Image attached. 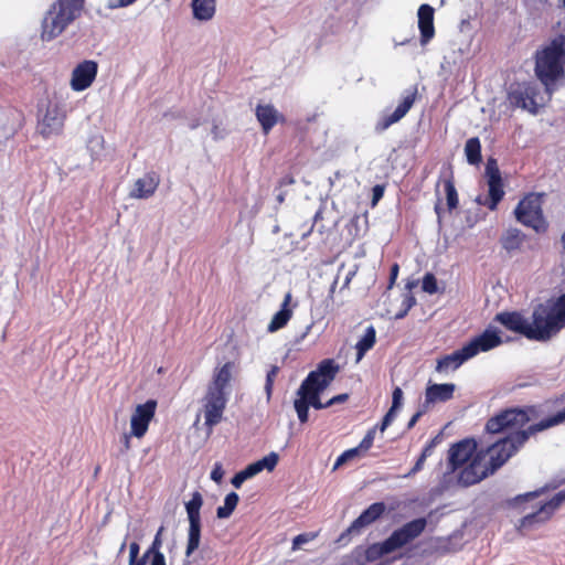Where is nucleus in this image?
I'll list each match as a JSON object with an SVG mask.
<instances>
[{
	"label": "nucleus",
	"mask_w": 565,
	"mask_h": 565,
	"mask_svg": "<svg viewBox=\"0 0 565 565\" xmlns=\"http://www.w3.org/2000/svg\"><path fill=\"white\" fill-rule=\"evenodd\" d=\"M156 407L157 402L153 399H149L136 407L130 419L132 436L140 438L147 433L149 423L154 416Z\"/></svg>",
	"instance_id": "obj_20"
},
{
	"label": "nucleus",
	"mask_w": 565,
	"mask_h": 565,
	"mask_svg": "<svg viewBox=\"0 0 565 565\" xmlns=\"http://www.w3.org/2000/svg\"><path fill=\"white\" fill-rule=\"evenodd\" d=\"M434 12V8L429 4H422L418 9L417 17L422 45L427 44L435 35Z\"/></svg>",
	"instance_id": "obj_23"
},
{
	"label": "nucleus",
	"mask_w": 565,
	"mask_h": 565,
	"mask_svg": "<svg viewBox=\"0 0 565 565\" xmlns=\"http://www.w3.org/2000/svg\"><path fill=\"white\" fill-rule=\"evenodd\" d=\"M191 8L194 19L210 21L216 11V0H192Z\"/></svg>",
	"instance_id": "obj_28"
},
{
	"label": "nucleus",
	"mask_w": 565,
	"mask_h": 565,
	"mask_svg": "<svg viewBox=\"0 0 565 565\" xmlns=\"http://www.w3.org/2000/svg\"><path fill=\"white\" fill-rule=\"evenodd\" d=\"M384 193V188L382 185H375L373 188V202H377Z\"/></svg>",
	"instance_id": "obj_56"
},
{
	"label": "nucleus",
	"mask_w": 565,
	"mask_h": 565,
	"mask_svg": "<svg viewBox=\"0 0 565 565\" xmlns=\"http://www.w3.org/2000/svg\"><path fill=\"white\" fill-rule=\"evenodd\" d=\"M247 479H250V477L247 473L246 469H243L232 478L231 482L236 489H238Z\"/></svg>",
	"instance_id": "obj_44"
},
{
	"label": "nucleus",
	"mask_w": 565,
	"mask_h": 565,
	"mask_svg": "<svg viewBox=\"0 0 565 565\" xmlns=\"http://www.w3.org/2000/svg\"><path fill=\"white\" fill-rule=\"evenodd\" d=\"M495 320L504 326L508 330L518 332L527 338L530 320L519 312H501L497 315Z\"/></svg>",
	"instance_id": "obj_24"
},
{
	"label": "nucleus",
	"mask_w": 565,
	"mask_h": 565,
	"mask_svg": "<svg viewBox=\"0 0 565 565\" xmlns=\"http://www.w3.org/2000/svg\"><path fill=\"white\" fill-rule=\"evenodd\" d=\"M278 455L276 452H270L262 459L257 460L263 470L271 471L278 463Z\"/></svg>",
	"instance_id": "obj_40"
},
{
	"label": "nucleus",
	"mask_w": 565,
	"mask_h": 565,
	"mask_svg": "<svg viewBox=\"0 0 565 565\" xmlns=\"http://www.w3.org/2000/svg\"><path fill=\"white\" fill-rule=\"evenodd\" d=\"M477 452V444L473 439L467 438L451 445L448 450L447 473H454L469 463Z\"/></svg>",
	"instance_id": "obj_17"
},
{
	"label": "nucleus",
	"mask_w": 565,
	"mask_h": 565,
	"mask_svg": "<svg viewBox=\"0 0 565 565\" xmlns=\"http://www.w3.org/2000/svg\"><path fill=\"white\" fill-rule=\"evenodd\" d=\"M403 401V391L401 387H395L392 394V406L393 408L398 409L402 405Z\"/></svg>",
	"instance_id": "obj_48"
},
{
	"label": "nucleus",
	"mask_w": 565,
	"mask_h": 565,
	"mask_svg": "<svg viewBox=\"0 0 565 565\" xmlns=\"http://www.w3.org/2000/svg\"><path fill=\"white\" fill-rule=\"evenodd\" d=\"M398 275V265L394 264L391 267V274H390V287H392L397 278Z\"/></svg>",
	"instance_id": "obj_59"
},
{
	"label": "nucleus",
	"mask_w": 565,
	"mask_h": 565,
	"mask_svg": "<svg viewBox=\"0 0 565 565\" xmlns=\"http://www.w3.org/2000/svg\"><path fill=\"white\" fill-rule=\"evenodd\" d=\"M65 113L56 103H49L44 113L40 115L38 131L44 138L58 136L63 131Z\"/></svg>",
	"instance_id": "obj_13"
},
{
	"label": "nucleus",
	"mask_w": 565,
	"mask_h": 565,
	"mask_svg": "<svg viewBox=\"0 0 565 565\" xmlns=\"http://www.w3.org/2000/svg\"><path fill=\"white\" fill-rule=\"evenodd\" d=\"M385 504L383 502L372 503L365 509L351 525L340 535L339 542L348 543L352 536L359 535L363 529L371 525L385 512Z\"/></svg>",
	"instance_id": "obj_16"
},
{
	"label": "nucleus",
	"mask_w": 565,
	"mask_h": 565,
	"mask_svg": "<svg viewBox=\"0 0 565 565\" xmlns=\"http://www.w3.org/2000/svg\"><path fill=\"white\" fill-rule=\"evenodd\" d=\"M540 494V491H533V492H529V493H525L523 495H519L515 498L516 501H526L529 499H533V498H536L539 497Z\"/></svg>",
	"instance_id": "obj_60"
},
{
	"label": "nucleus",
	"mask_w": 565,
	"mask_h": 565,
	"mask_svg": "<svg viewBox=\"0 0 565 565\" xmlns=\"http://www.w3.org/2000/svg\"><path fill=\"white\" fill-rule=\"evenodd\" d=\"M508 102L513 108H521L536 115L544 106L545 98L535 83H518L510 86Z\"/></svg>",
	"instance_id": "obj_9"
},
{
	"label": "nucleus",
	"mask_w": 565,
	"mask_h": 565,
	"mask_svg": "<svg viewBox=\"0 0 565 565\" xmlns=\"http://www.w3.org/2000/svg\"><path fill=\"white\" fill-rule=\"evenodd\" d=\"M425 458L419 456V458L417 459V461L415 462L414 467L411 469V471H408L406 475H404L403 477L404 478H409L411 476L417 473L418 471H420L424 467V463H425Z\"/></svg>",
	"instance_id": "obj_49"
},
{
	"label": "nucleus",
	"mask_w": 565,
	"mask_h": 565,
	"mask_svg": "<svg viewBox=\"0 0 565 565\" xmlns=\"http://www.w3.org/2000/svg\"><path fill=\"white\" fill-rule=\"evenodd\" d=\"M502 343L500 334L497 330L487 329L481 334L470 340L466 345L471 358L476 356L480 352H487L491 349L497 348Z\"/></svg>",
	"instance_id": "obj_21"
},
{
	"label": "nucleus",
	"mask_w": 565,
	"mask_h": 565,
	"mask_svg": "<svg viewBox=\"0 0 565 565\" xmlns=\"http://www.w3.org/2000/svg\"><path fill=\"white\" fill-rule=\"evenodd\" d=\"M416 305V298L412 294H407L402 302L403 309L409 311Z\"/></svg>",
	"instance_id": "obj_50"
},
{
	"label": "nucleus",
	"mask_w": 565,
	"mask_h": 565,
	"mask_svg": "<svg viewBox=\"0 0 565 565\" xmlns=\"http://www.w3.org/2000/svg\"><path fill=\"white\" fill-rule=\"evenodd\" d=\"M355 276V270H349L345 275V278L343 280V284L341 286V289H345V288H349L350 284H351V280L353 279V277Z\"/></svg>",
	"instance_id": "obj_58"
},
{
	"label": "nucleus",
	"mask_w": 565,
	"mask_h": 565,
	"mask_svg": "<svg viewBox=\"0 0 565 565\" xmlns=\"http://www.w3.org/2000/svg\"><path fill=\"white\" fill-rule=\"evenodd\" d=\"M564 422H565V408L563 411H559L556 414L552 415V417L550 419L543 422L541 425L537 426V428L542 429L544 427H553V426H556Z\"/></svg>",
	"instance_id": "obj_43"
},
{
	"label": "nucleus",
	"mask_w": 565,
	"mask_h": 565,
	"mask_svg": "<svg viewBox=\"0 0 565 565\" xmlns=\"http://www.w3.org/2000/svg\"><path fill=\"white\" fill-rule=\"evenodd\" d=\"M137 0H108L107 8L108 9H119V8H126L131 4H134Z\"/></svg>",
	"instance_id": "obj_46"
},
{
	"label": "nucleus",
	"mask_w": 565,
	"mask_h": 565,
	"mask_svg": "<svg viewBox=\"0 0 565 565\" xmlns=\"http://www.w3.org/2000/svg\"><path fill=\"white\" fill-rule=\"evenodd\" d=\"M434 452V450L431 449V446H425L420 456L424 457L425 459H427L429 456H431V454Z\"/></svg>",
	"instance_id": "obj_64"
},
{
	"label": "nucleus",
	"mask_w": 565,
	"mask_h": 565,
	"mask_svg": "<svg viewBox=\"0 0 565 565\" xmlns=\"http://www.w3.org/2000/svg\"><path fill=\"white\" fill-rule=\"evenodd\" d=\"M465 154L469 164L476 166L481 162V143L478 137L469 138L466 141Z\"/></svg>",
	"instance_id": "obj_32"
},
{
	"label": "nucleus",
	"mask_w": 565,
	"mask_h": 565,
	"mask_svg": "<svg viewBox=\"0 0 565 565\" xmlns=\"http://www.w3.org/2000/svg\"><path fill=\"white\" fill-rule=\"evenodd\" d=\"M514 216L518 222L536 233L546 232L548 224L543 214V194L529 193L516 205Z\"/></svg>",
	"instance_id": "obj_8"
},
{
	"label": "nucleus",
	"mask_w": 565,
	"mask_h": 565,
	"mask_svg": "<svg viewBox=\"0 0 565 565\" xmlns=\"http://www.w3.org/2000/svg\"><path fill=\"white\" fill-rule=\"evenodd\" d=\"M565 502V489L558 491L547 502L541 503L539 509L525 514L520 521V529L527 530L546 522L553 513Z\"/></svg>",
	"instance_id": "obj_12"
},
{
	"label": "nucleus",
	"mask_w": 565,
	"mask_h": 565,
	"mask_svg": "<svg viewBox=\"0 0 565 565\" xmlns=\"http://www.w3.org/2000/svg\"><path fill=\"white\" fill-rule=\"evenodd\" d=\"M245 469L250 478H253L254 476H256L263 471L258 461H255V462L248 465Z\"/></svg>",
	"instance_id": "obj_51"
},
{
	"label": "nucleus",
	"mask_w": 565,
	"mask_h": 565,
	"mask_svg": "<svg viewBox=\"0 0 565 565\" xmlns=\"http://www.w3.org/2000/svg\"><path fill=\"white\" fill-rule=\"evenodd\" d=\"M455 384H433L426 388V403L447 402L452 398L455 392Z\"/></svg>",
	"instance_id": "obj_26"
},
{
	"label": "nucleus",
	"mask_w": 565,
	"mask_h": 565,
	"mask_svg": "<svg viewBox=\"0 0 565 565\" xmlns=\"http://www.w3.org/2000/svg\"><path fill=\"white\" fill-rule=\"evenodd\" d=\"M349 395L348 394H339L337 396H333L332 398H330L328 401V405L329 406H332L334 404H338V403H342V402H345L348 399Z\"/></svg>",
	"instance_id": "obj_55"
},
{
	"label": "nucleus",
	"mask_w": 565,
	"mask_h": 565,
	"mask_svg": "<svg viewBox=\"0 0 565 565\" xmlns=\"http://www.w3.org/2000/svg\"><path fill=\"white\" fill-rule=\"evenodd\" d=\"M162 532H163V526H161L158 530L150 547L145 553V554H148L149 557L151 556L150 565H167L166 557H164L163 553L160 551L161 545H162V540H161Z\"/></svg>",
	"instance_id": "obj_31"
},
{
	"label": "nucleus",
	"mask_w": 565,
	"mask_h": 565,
	"mask_svg": "<svg viewBox=\"0 0 565 565\" xmlns=\"http://www.w3.org/2000/svg\"><path fill=\"white\" fill-rule=\"evenodd\" d=\"M376 341V332L373 326L366 328L363 337L355 344L356 349V361L359 362L371 350Z\"/></svg>",
	"instance_id": "obj_30"
},
{
	"label": "nucleus",
	"mask_w": 565,
	"mask_h": 565,
	"mask_svg": "<svg viewBox=\"0 0 565 565\" xmlns=\"http://www.w3.org/2000/svg\"><path fill=\"white\" fill-rule=\"evenodd\" d=\"M130 438H131V434H124L120 438V443H121V447H120V452L121 454H125L127 452L129 449H130Z\"/></svg>",
	"instance_id": "obj_53"
},
{
	"label": "nucleus",
	"mask_w": 565,
	"mask_h": 565,
	"mask_svg": "<svg viewBox=\"0 0 565 565\" xmlns=\"http://www.w3.org/2000/svg\"><path fill=\"white\" fill-rule=\"evenodd\" d=\"M203 498L195 491L190 501L185 503V510L189 520L188 544L185 555L191 556L199 548L201 541V514Z\"/></svg>",
	"instance_id": "obj_11"
},
{
	"label": "nucleus",
	"mask_w": 565,
	"mask_h": 565,
	"mask_svg": "<svg viewBox=\"0 0 565 565\" xmlns=\"http://www.w3.org/2000/svg\"><path fill=\"white\" fill-rule=\"evenodd\" d=\"M529 439V433H518L510 438L495 441L475 455L469 463L461 467L458 483L462 487L476 484L502 467L510 457Z\"/></svg>",
	"instance_id": "obj_1"
},
{
	"label": "nucleus",
	"mask_w": 565,
	"mask_h": 565,
	"mask_svg": "<svg viewBox=\"0 0 565 565\" xmlns=\"http://www.w3.org/2000/svg\"><path fill=\"white\" fill-rule=\"evenodd\" d=\"M427 525V521L425 518H418L411 522H407L402 527L395 530L387 539H386V547L393 548L396 551L416 537H418L425 530Z\"/></svg>",
	"instance_id": "obj_14"
},
{
	"label": "nucleus",
	"mask_w": 565,
	"mask_h": 565,
	"mask_svg": "<svg viewBox=\"0 0 565 565\" xmlns=\"http://www.w3.org/2000/svg\"><path fill=\"white\" fill-rule=\"evenodd\" d=\"M484 177L489 188V196L483 198L479 195L476 199V202L478 204L486 205L491 211H494L504 196L501 172L494 158H488L484 169Z\"/></svg>",
	"instance_id": "obj_10"
},
{
	"label": "nucleus",
	"mask_w": 565,
	"mask_h": 565,
	"mask_svg": "<svg viewBox=\"0 0 565 565\" xmlns=\"http://www.w3.org/2000/svg\"><path fill=\"white\" fill-rule=\"evenodd\" d=\"M422 289L429 295H434L438 291L437 279L433 274H425L422 281Z\"/></svg>",
	"instance_id": "obj_36"
},
{
	"label": "nucleus",
	"mask_w": 565,
	"mask_h": 565,
	"mask_svg": "<svg viewBox=\"0 0 565 565\" xmlns=\"http://www.w3.org/2000/svg\"><path fill=\"white\" fill-rule=\"evenodd\" d=\"M338 281H339V276H337L333 280V282L331 284L330 286V289H329V298L330 299H333V295H334V291H335V288H337V285H338Z\"/></svg>",
	"instance_id": "obj_63"
},
{
	"label": "nucleus",
	"mask_w": 565,
	"mask_h": 565,
	"mask_svg": "<svg viewBox=\"0 0 565 565\" xmlns=\"http://www.w3.org/2000/svg\"><path fill=\"white\" fill-rule=\"evenodd\" d=\"M148 558V554H143L139 559H134V562L129 559V565H146Z\"/></svg>",
	"instance_id": "obj_62"
},
{
	"label": "nucleus",
	"mask_w": 565,
	"mask_h": 565,
	"mask_svg": "<svg viewBox=\"0 0 565 565\" xmlns=\"http://www.w3.org/2000/svg\"><path fill=\"white\" fill-rule=\"evenodd\" d=\"M565 36L557 35L545 46L536 51L535 75L545 87L547 99L557 88L558 82L564 79L565 72Z\"/></svg>",
	"instance_id": "obj_2"
},
{
	"label": "nucleus",
	"mask_w": 565,
	"mask_h": 565,
	"mask_svg": "<svg viewBox=\"0 0 565 565\" xmlns=\"http://www.w3.org/2000/svg\"><path fill=\"white\" fill-rule=\"evenodd\" d=\"M239 497L236 492H231L226 494L224 499V505L218 507L216 510V515L218 519H227L231 516L233 511L235 510L238 503Z\"/></svg>",
	"instance_id": "obj_33"
},
{
	"label": "nucleus",
	"mask_w": 565,
	"mask_h": 565,
	"mask_svg": "<svg viewBox=\"0 0 565 565\" xmlns=\"http://www.w3.org/2000/svg\"><path fill=\"white\" fill-rule=\"evenodd\" d=\"M278 372H279V367L276 366V365H273L270 367V370L267 372L266 383H265V392H266V395H267L268 399L271 396L274 382H275V379H276Z\"/></svg>",
	"instance_id": "obj_41"
},
{
	"label": "nucleus",
	"mask_w": 565,
	"mask_h": 565,
	"mask_svg": "<svg viewBox=\"0 0 565 565\" xmlns=\"http://www.w3.org/2000/svg\"><path fill=\"white\" fill-rule=\"evenodd\" d=\"M211 479L215 481L216 483H220L224 477V470L222 468V465L220 462H215L214 467L211 471Z\"/></svg>",
	"instance_id": "obj_47"
},
{
	"label": "nucleus",
	"mask_w": 565,
	"mask_h": 565,
	"mask_svg": "<svg viewBox=\"0 0 565 565\" xmlns=\"http://www.w3.org/2000/svg\"><path fill=\"white\" fill-rule=\"evenodd\" d=\"M291 301V294L287 292L284 297V301L281 303L280 309L274 315L270 320L267 329L269 332H275L281 328H284L287 322L290 320L292 316V311L289 308V303Z\"/></svg>",
	"instance_id": "obj_27"
},
{
	"label": "nucleus",
	"mask_w": 565,
	"mask_h": 565,
	"mask_svg": "<svg viewBox=\"0 0 565 565\" xmlns=\"http://www.w3.org/2000/svg\"><path fill=\"white\" fill-rule=\"evenodd\" d=\"M339 371V365L332 359H326L318 364L315 371H311L302 381L297 391L300 398H305L308 406L315 409L330 407L327 403L320 401V394L330 385Z\"/></svg>",
	"instance_id": "obj_5"
},
{
	"label": "nucleus",
	"mask_w": 565,
	"mask_h": 565,
	"mask_svg": "<svg viewBox=\"0 0 565 565\" xmlns=\"http://www.w3.org/2000/svg\"><path fill=\"white\" fill-rule=\"evenodd\" d=\"M306 403L307 402L305 401V398H300L299 396L294 402V406H295V409L297 412L298 419L302 424L308 420L309 406Z\"/></svg>",
	"instance_id": "obj_38"
},
{
	"label": "nucleus",
	"mask_w": 565,
	"mask_h": 565,
	"mask_svg": "<svg viewBox=\"0 0 565 565\" xmlns=\"http://www.w3.org/2000/svg\"><path fill=\"white\" fill-rule=\"evenodd\" d=\"M256 117L265 134L277 124L278 111L271 105H258L256 107Z\"/></svg>",
	"instance_id": "obj_29"
},
{
	"label": "nucleus",
	"mask_w": 565,
	"mask_h": 565,
	"mask_svg": "<svg viewBox=\"0 0 565 565\" xmlns=\"http://www.w3.org/2000/svg\"><path fill=\"white\" fill-rule=\"evenodd\" d=\"M520 231L519 230H510L507 233V236L503 238V247L505 249L516 248L520 244Z\"/></svg>",
	"instance_id": "obj_37"
},
{
	"label": "nucleus",
	"mask_w": 565,
	"mask_h": 565,
	"mask_svg": "<svg viewBox=\"0 0 565 565\" xmlns=\"http://www.w3.org/2000/svg\"><path fill=\"white\" fill-rule=\"evenodd\" d=\"M424 414V411H418L416 412L409 419L408 424H407V428L411 429L413 428L416 423L418 422V419L423 416Z\"/></svg>",
	"instance_id": "obj_57"
},
{
	"label": "nucleus",
	"mask_w": 565,
	"mask_h": 565,
	"mask_svg": "<svg viewBox=\"0 0 565 565\" xmlns=\"http://www.w3.org/2000/svg\"><path fill=\"white\" fill-rule=\"evenodd\" d=\"M427 525V521L425 518H418L411 522H407L402 527L395 530L387 539H386V547L393 548L396 551L416 537H418L425 530Z\"/></svg>",
	"instance_id": "obj_15"
},
{
	"label": "nucleus",
	"mask_w": 565,
	"mask_h": 565,
	"mask_svg": "<svg viewBox=\"0 0 565 565\" xmlns=\"http://www.w3.org/2000/svg\"><path fill=\"white\" fill-rule=\"evenodd\" d=\"M444 186H445L448 209L450 211L457 209V206L459 204L458 193H457V190L455 188V183H454V180L451 177L444 180Z\"/></svg>",
	"instance_id": "obj_35"
},
{
	"label": "nucleus",
	"mask_w": 565,
	"mask_h": 565,
	"mask_svg": "<svg viewBox=\"0 0 565 565\" xmlns=\"http://www.w3.org/2000/svg\"><path fill=\"white\" fill-rule=\"evenodd\" d=\"M396 408L391 407L388 412L384 415L383 419H385L388 423H392L396 416Z\"/></svg>",
	"instance_id": "obj_61"
},
{
	"label": "nucleus",
	"mask_w": 565,
	"mask_h": 565,
	"mask_svg": "<svg viewBox=\"0 0 565 565\" xmlns=\"http://www.w3.org/2000/svg\"><path fill=\"white\" fill-rule=\"evenodd\" d=\"M565 327V303L558 298L552 305H539L532 313L529 340L547 341Z\"/></svg>",
	"instance_id": "obj_4"
},
{
	"label": "nucleus",
	"mask_w": 565,
	"mask_h": 565,
	"mask_svg": "<svg viewBox=\"0 0 565 565\" xmlns=\"http://www.w3.org/2000/svg\"><path fill=\"white\" fill-rule=\"evenodd\" d=\"M313 539V536L311 534H299L297 535L294 540H292V548L294 550H298L300 548L303 544L310 542L311 540Z\"/></svg>",
	"instance_id": "obj_45"
},
{
	"label": "nucleus",
	"mask_w": 565,
	"mask_h": 565,
	"mask_svg": "<svg viewBox=\"0 0 565 565\" xmlns=\"http://www.w3.org/2000/svg\"><path fill=\"white\" fill-rule=\"evenodd\" d=\"M360 452L359 450L354 447V448H351V449H348L345 451H343L335 460L334 465H333V470H337L338 468H340L342 465H344L345 462H348L349 460H352L353 458H355L356 456H359Z\"/></svg>",
	"instance_id": "obj_39"
},
{
	"label": "nucleus",
	"mask_w": 565,
	"mask_h": 565,
	"mask_svg": "<svg viewBox=\"0 0 565 565\" xmlns=\"http://www.w3.org/2000/svg\"><path fill=\"white\" fill-rule=\"evenodd\" d=\"M245 469L250 478H253L254 476H256L263 471L258 461H255V462L248 465Z\"/></svg>",
	"instance_id": "obj_52"
},
{
	"label": "nucleus",
	"mask_w": 565,
	"mask_h": 565,
	"mask_svg": "<svg viewBox=\"0 0 565 565\" xmlns=\"http://www.w3.org/2000/svg\"><path fill=\"white\" fill-rule=\"evenodd\" d=\"M160 179L157 173L149 172L135 181L134 188L129 193L134 199H149L152 196L159 185Z\"/></svg>",
	"instance_id": "obj_22"
},
{
	"label": "nucleus",
	"mask_w": 565,
	"mask_h": 565,
	"mask_svg": "<svg viewBox=\"0 0 565 565\" xmlns=\"http://www.w3.org/2000/svg\"><path fill=\"white\" fill-rule=\"evenodd\" d=\"M139 551H140V547H139V544L137 542H132L130 545H129V559H131L134 562V559H139Z\"/></svg>",
	"instance_id": "obj_54"
},
{
	"label": "nucleus",
	"mask_w": 565,
	"mask_h": 565,
	"mask_svg": "<svg viewBox=\"0 0 565 565\" xmlns=\"http://www.w3.org/2000/svg\"><path fill=\"white\" fill-rule=\"evenodd\" d=\"M417 96V89L411 87L403 94L401 103L391 114L383 115L375 124L374 130L376 134H382L388 129L393 124L398 122L413 107Z\"/></svg>",
	"instance_id": "obj_18"
},
{
	"label": "nucleus",
	"mask_w": 565,
	"mask_h": 565,
	"mask_svg": "<svg viewBox=\"0 0 565 565\" xmlns=\"http://www.w3.org/2000/svg\"><path fill=\"white\" fill-rule=\"evenodd\" d=\"M386 546V540L382 543H375L370 545L364 552L366 561L374 562L381 558L382 556L394 552L393 548H388Z\"/></svg>",
	"instance_id": "obj_34"
},
{
	"label": "nucleus",
	"mask_w": 565,
	"mask_h": 565,
	"mask_svg": "<svg viewBox=\"0 0 565 565\" xmlns=\"http://www.w3.org/2000/svg\"><path fill=\"white\" fill-rule=\"evenodd\" d=\"M98 72V64L95 61L86 60L76 65L72 72L71 88L74 92L87 89L95 81Z\"/></svg>",
	"instance_id": "obj_19"
},
{
	"label": "nucleus",
	"mask_w": 565,
	"mask_h": 565,
	"mask_svg": "<svg viewBox=\"0 0 565 565\" xmlns=\"http://www.w3.org/2000/svg\"><path fill=\"white\" fill-rule=\"evenodd\" d=\"M532 414H534V409L532 407L504 409L487 422L486 430L489 434L508 433L505 438H510L512 435L518 433H529L530 437L531 435L548 428L544 427L539 429L537 426L550 419L552 416L544 418L536 424L530 425L527 429H522V427L531 420Z\"/></svg>",
	"instance_id": "obj_7"
},
{
	"label": "nucleus",
	"mask_w": 565,
	"mask_h": 565,
	"mask_svg": "<svg viewBox=\"0 0 565 565\" xmlns=\"http://www.w3.org/2000/svg\"><path fill=\"white\" fill-rule=\"evenodd\" d=\"M375 433H376V427L371 428L366 433V435L363 437V439L361 440L359 446L355 447L359 450V452L366 451L372 447L374 437H375Z\"/></svg>",
	"instance_id": "obj_42"
},
{
	"label": "nucleus",
	"mask_w": 565,
	"mask_h": 565,
	"mask_svg": "<svg viewBox=\"0 0 565 565\" xmlns=\"http://www.w3.org/2000/svg\"><path fill=\"white\" fill-rule=\"evenodd\" d=\"M232 364L225 363L222 367L216 370L213 381L207 386L206 394L202 399L204 412V425L207 427V435L217 425L222 417L227 403L226 387L232 377Z\"/></svg>",
	"instance_id": "obj_3"
},
{
	"label": "nucleus",
	"mask_w": 565,
	"mask_h": 565,
	"mask_svg": "<svg viewBox=\"0 0 565 565\" xmlns=\"http://www.w3.org/2000/svg\"><path fill=\"white\" fill-rule=\"evenodd\" d=\"M471 359L470 353L468 352L466 345L461 349L454 351L450 354H447L437 361L436 371L437 372H446L448 370H457L460 365H462L466 361Z\"/></svg>",
	"instance_id": "obj_25"
},
{
	"label": "nucleus",
	"mask_w": 565,
	"mask_h": 565,
	"mask_svg": "<svg viewBox=\"0 0 565 565\" xmlns=\"http://www.w3.org/2000/svg\"><path fill=\"white\" fill-rule=\"evenodd\" d=\"M85 0H55L42 21L41 38L51 41L57 38L82 13Z\"/></svg>",
	"instance_id": "obj_6"
}]
</instances>
